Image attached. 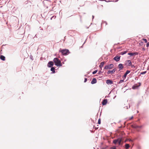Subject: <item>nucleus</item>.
I'll use <instances>...</instances> for the list:
<instances>
[{
    "label": "nucleus",
    "mask_w": 149,
    "mask_h": 149,
    "mask_svg": "<svg viewBox=\"0 0 149 149\" xmlns=\"http://www.w3.org/2000/svg\"><path fill=\"white\" fill-rule=\"evenodd\" d=\"M143 40L145 42H147V40L146 39H143Z\"/></svg>",
    "instance_id": "nucleus-26"
},
{
    "label": "nucleus",
    "mask_w": 149,
    "mask_h": 149,
    "mask_svg": "<svg viewBox=\"0 0 149 149\" xmlns=\"http://www.w3.org/2000/svg\"><path fill=\"white\" fill-rule=\"evenodd\" d=\"M44 5L45 7L48 8L51 6L52 3L50 1L46 0L44 1Z\"/></svg>",
    "instance_id": "nucleus-2"
},
{
    "label": "nucleus",
    "mask_w": 149,
    "mask_h": 149,
    "mask_svg": "<svg viewBox=\"0 0 149 149\" xmlns=\"http://www.w3.org/2000/svg\"><path fill=\"white\" fill-rule=\"evenodd\" d=\"M127 75L125 73V74H124V75H123V78H126V77H127Z\"/></svg>",
    "instance_id": "nucleus-27"
},
{
    "label": "nucleus",
    "mask_w": 149,
    "mask_h": 149,
    "mask_svg": "<svg viewBox=\"0 0 149 149\" xmlns=\"http://www.w3.org/2000/svg\"><path fill=\"white\" fill-rule=\"evenodd\" d=\"M100 119H99L98 120V124H100Z\"/></svg>",
    "instance_id": "nucleus-28"
},
{
    "label": "nucleus",
    "mask_w": 149,
    "mask_h": 149,
    "mask_svg": "<svg viewBox=\"0 0 149 149\" xmlns=\"http://www.w3.org/2000/svg\"><path fill=\"white\" fill-rule=\"evenodd\" d=\"M59 52H61L63 55H67L70 53L69 50L67 49H63L60 50Z\"/></svg>",
    "instance_id": "nucleus-3"
},
{
    "label": "nucleus",
    "mask_w": 149,
    "mask_h": 149,
    "mask_svg": "<svg viewBox=\"0 0 149 149\" xmlns=\"http://www.w3.org/2000/svg\"><path fill=\"white\" fill-rule=\"evenodd\" d=\"M97 82V80L96 79L94 78L93 79L92 81H91V83L92 84H95Z\"/></svg>",
    "instance_id": "nucleus-12"
},
{
    "label": "nucleus",
    "mask_w": 149,
    "mask_h": 149,
    "mask_svg": "<svg viewBox=\"0 0 149 149\" xmlns=\"http://www.w3.org/2000/svg\"><path fill=\"white\" fill-rule=\"evenodd\" d=\"M130 147V145L128 144H126L125 145V148L126 149H127Z\"/></svg>",
    "instance_id": "nucleus-20"
},
{
    "label": "nucleus",
    "mask_w": 149,
    "mask_h": 149,
    "mask_svg": "<svg viewBox=\"0 0 149 149\" xmlns=\"http://www.w3.org/2000/svg\"><path fill=\"white\" fill-rule=\"evenodd\" d=\"M137 87H138V86L137 85H135L134 86H133L132 87V88L133 89H135Z\"/></svg>",
    "instance_id": "nucleus-21"
},
{
    "label": "nucleus",
    "mask_w": 149,
    "mask_h": 149,
    "mask_svg": "<svg viewBox=\"0 0 149 149\" xmlns=\"http://www.w3.org/2000/svg\"><path fill=\"white\" fill-rule=\"evenodd\" d=\"M118 68L120 69H122L124 68V66L122 64H120L118 65Z\"/></svg>",
    "instance_id": "nucleus-16"
},
{
    "label": "nucleus",
    "mask_w": 149,
    "mask_h": 149,
    "mask_svg": "<svg viewBox=\"0 0 149 149\" xmlns=\"http://www.w3.org/2000/svg\"><path fill=\"white\" fill-rule=\"evenodd\" d=\"M111 148L112 149H116V147L115 146H113Z\"/></svg>",
    "instance_id": "nucleus-29"
},
{
    "label": "nucleus",
    "mask_w": 149,
    "mask_h": 149,
    "mask_svg": "<svg viewBox=\"0 0 149 149\" xmlns=\"http://www.w3.org/2000/svg\"><path fill=\"white\" fill-rule=\"evenodd\" d=\"M132 127L134 128H140L141 127V126H138L136 124L132 125L131 126Z\"/></svg>",
    "instance_id": "nucleus-14"
},
{
    "label": "nucleus",
    "mask_w": 149,
    "mask_h": 149,
    "mask_svg": "<svg viewBox=\"0 0 149 149\" xmlns=\"http://www.w3.org/2000/svg\"><path fill=\"white\" fill-rule=\"evenodd\" d=\"M53 61L55 63V65L57 66H61V61L57 58H55L53 59Z\"/></svg>",
    "instance_id": "nucleus-1"
},
{
    "label": "nucleus",
    "mask_w": 149,
    "mask_h": 149,
    "mask_svg": "<svg viewBox=\"0 0 149 149\" xmlns=\"http://www.w3.org/2000/svg\"><path fill=\"white\" fill-rule=\"evenodd\" d=\"M146 71L143 72H141V74H146Z\"/></svg>",
    "instance_id": "nucleus-23"
},
{
    "label": "nucleus",
    "mask_w": 149,
    "mask_h": 149,
    "mask_svg": "<svg viewBox=\"0 0 149 149\" xmlns=\"http://www.w3.org/2000/svg\"><path fill=\"white\" fill-rule=\"evenodd\" d=\"M54 65V63L53 61H50L47 64V66L48 67H51Z\"/></svg>",
    "instance_id": "nucleus-8"
},
{
    "label": "nucleus",
    "mask_w": 149,
    "mask_h": 149,
    "mask_svg": "<svg viewBox=\"0 0 149 149\" xmlns=\"http://www.w3.org/2000/svg\"><path fill=\"white\" fill-rule=\"evenodd\" d=\"M97 72V70H95L93 72V74H95Z\"/></svg>",
    "instance_id": "nucleus-25"
},
{
    "label": "nucleus",
    "mask_w": 149,
    "mask_h": 149,
    "mask_svg": "<svg viewBox=\"0 0 149 149\" xmlns=\"http://www.w3.org/2000/svg\"><path fill=\"white\" fill-rule=\"evenodd\" d=\"M124 82V80H121L119 82V84H120Z\"/></svg>",
    "instance_id": "nucleus-22"
},
{
    "label": "nucleus",
    "mask_w": 149,
    "mask_h": 149,
    "mask_svg": "<svg viewBox=\"0 0 149 149\" xmlns=\"http://www.w3.org/2000/svg\"><path fill=\"white\" fill-rule=\"evenodd\" d=\"M87 81V79L86 78H85L84 82H86Z\"/></svg>",
    "instance_id": "nucleus-32"
},
{
    "label": "nucleus",
    "mask_w": 149,
    "mask_h": 149,
    "mask_svg": "<svg viewBox=\"0 0 149 149\" xmlns=\"http://www.w3.org/2000/svg\"><path fill=\"white\" fill-rule=\"evenodd\" d=\"M0 58L3 61H5L6 59L5 56L3 55H1L0 56Z\"/></svg>",
    "instance_id": "nucleus-17"
},
{
    "label": "nucleus",
    "mask_w": 149,
    "mask_h": 149,
    "mask_svg": "<svg viewBox=\"0 0 149 149\" xmlns=\"http://www.w3.org/2000/svg\"><path fill=\"white\" fill-rule=\"evenodd\" d=\"M141 43H143V42H141Z\"/></svg>",
    "instance_id": "nucleus-33"
},
{
    "label": "nucleus",
    "mask_w": 149,
    "mask_h": 149,
    "mask_svg": "<svg viewBox=\"0 0 149 149\" xmlns=\"http://www.w3.org/2000/svg\"><path fill=\"white\" fill-rule=\"evenodd\" d=\"M106 83L108 84H113V82L110 80H106Z\"/></svg>",
    "instance_id": "nucleus-9"
},
{
    "label": "nucleus",
    "mask_w": 149,
    "mask_h": 149,
    "mask_svg": "<svg viewBox=\"0 0 149 149\" xmlns=\"http://www.w3.org/2000/svg\"><path fill=\"white\" fill-rule=\"evenodd\" d=\"M116 71V68H114L112 70H109L107 72V74H113V73H114Z\"/></svg>",
    "instance_id": "nucleus-7"
},
{
    "label": "nucleus",
    "mask_w": 149,
    "mask_h": 149,
    "mask_svg": "<svg viewBox=\"0 0 149 149\" xmlns=\"http://www.w3.org/2000/svg\"><path fill=\"white\" fill-rule=\"evenodd\" d=\"M120 56H116L113 58V59L117 61H119L120 58Z\"/></svg>",
    "instance_id": "nucleus-10"
},
{
    "label": "nucleus",
    "mask_w": 149,
    "mask_h": 149,
    "mask_svg": "<svg viewBox=\"0 0 149 149\" xmlns=\"http://www.w3.org/2000/svg\"><path fill=\"white\" fill-rule=\"evenodd\" d=\"M149 46V42H148L147 43L146 47H148Z\"/></svg>",
    "instance_id": "nucleus-30"
},
{
    "label": "nucleus",
    "mask_w": 149,
    "mask_h": 149,
    "mask_svg": "<svg viewBox=\"0 0 149 149\" xmlns=\"http://www.w3.org/2000/svg\"><path fill=\"white\" fill-rule=\"evenodd\" d=\"M107 99H104L102 101V103L103 105H105L107 104Z\"/></svg>",
    "instance_id": "nucleus-13"
},
{
    "label": "nucleus",
    "mask_w": 149,
    "mask_h": 149,
    "mask_svg": "<svg viewBox=\"0 0 149 149\" xmlns=\"http://www.w3.org/2000/svg\"><path fill=\"white\" fill-rule=\"evenodd\" d=\"M113 66L114 65L112 64L109 65H107L105 66V67L104 68V69H112V68L113 67Z\"/></svg>",
    "instance_id": "nucleus-5"
},
{
    "label": "nucleus",
    "mask_w": 149,
    "mask_h": 149,
    "mask_svg": "<svg viewBox=\"0 0 149 149\" xmlns=\"http://www.w3.org/2000/svg\"><path fill=\"white\" fill-rule=\"evenodd\" d=\"M127 51H124L123 52H120V54L122 55H123L125 54H126L127 53Z\"/></svg>",
    "instance_id": "nucleus-18"
},
{
    "label": "nucleus",
    "mask_w": 149,
    "mask_h": 149,
    "mask_svg": "<svg viewBox=\"0 0 149 149\" xmlns=\"http://www.w3.org/2000/svg\"><path fill=\"white\" fill-rule=\"evenodd\" d=\"M125 65L128 66H131L132 68H135L134 65L132 64V62L130 60H127L125 61Z\"/></svg>",
    "instance_id": "nucleus-4"
},
{
    "label": "nucleus",
    "mask_w": 149,
    "mask_h": 149,
    "mask_svg": "<svg viewBox=\"0 0 149 149\" xmlns=\"http://www.w3.org/2000/svg\"><path fill=\"white\" fill-rule=\"evenodd\" d=\"M121 140L120 139H118L115 140L113 141V143L115 144L118 143L119 145L121 143Z\"/></svg>",
    "instance_id": "nucleus-6"
},
{
    "label": "nucleus",
    "mask_w": 149,
    "mask_h": 149,
    "mask_svg": "<svg viewBox=\"0 0 149 149\" xmlns=\"http://www.w3.org/2000/svg\"><path fill=\"white\" fill-rule=\"evenodd\" d=\"M130 72V71L129 70H127L126 72L125 73L127 75L128 74H129V72Z\"/></svg>",
    "instance_id": "nucleus-24"
},
{
    "label": "nucleus",
    "mask_w": 149,
    "mask_h": 149,
    "mask_svg": "<svg viewBox=\"0 0 149 149\" xmlns=\"http://www.w3.org/2000/svg\"><path fill=\"white\" fill-rule=\"evenodd\" d=\"M128 55L132 56L134 55H136L138 54V53L137 52H135L134 53H129L128 54Z\"/></svg>",
    "instance_id": "nucleus-11"
},
{
    "label": "nucleus",
    "mask_w": 149,
    "mask_h": 149,
    "mask_svg": "<svg viewBox=\"0 0 149 149\" xmlns=\"http://www.w3.org/2000/svg\"><path fill=\"white\" fill-rule=\"evenodd\" d=\"M133 118V117L132 116L131 117L129 118V120H130L132 119V118Z\"/></svg>",
    "instance_id": "nucleus-31"
},
{
    "label": "nucleus",
    "mask_w": 149,
    "mask_h": 149,
    "mask_svg": "<svg viewBox=\"0 0 149 149\" xmlns=\"http://www.w3.org/2000/svg\"><path fill=\"white\" fill-rule=\"evenodd\" d=\"M55 68L54 67H52L51 68V70L54 73L55 72Z\"/></svg>",
    "instance_id": "nucleus-19"
},
{
    "label": "nucleus",
    "mask_w": 149,
    "mask_h": 149,
    "mask_svg": "<svg viewBox=\"0 0 149 149\" xmlns=\"http://www.w3.org/2000/svg\"><path fill=\"white\" fill-rule=\"evenodd\" d=\"M104 64V62H102L100 63V64L99 66L101 68V70H102V68L103 67V65Z\"/></svg>",
    "instance_id": "nucleus-15"
}]
</instances>
